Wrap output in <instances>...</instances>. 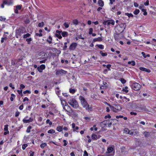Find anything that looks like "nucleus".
<instances>
[{
    "instance_id": "6e6d98bb",
    "label": "nucleus",
    "mask_w": 156,
    "mask_h": 156,
    "mask_svg": "<svg viewBox=\"0 0 156 156\" xmlns=\"http://www.w3.org/2000/svg\"><path fill=\"white\" fill-rule=\"evenodd\" d=\"M145 5H148L149 4V1L148 0H147L145 2L144 4Z\"/></svg>"
},
{
    "instance_id": "49530a36",
    "label": "nucleus",
    "mask_w": 156,
    "mask_h": 156,
    "mask_svg": "<svg viewBox=\"0 0 156 156\" xmlns=\"http://www.w3.org/2000/svg\"><path fill=\"white\" fill-rule=\"evenodd\" d=\"M44 24L43 22H42L41 23H39L38 24V26L39 27H43L44 25Z\"/></svg>"
},
{
    "instance_id": "4d7b16f0",
    "label": "nucleus",
    "mask_w": 156,
    "mask_h": 156,
    "mask_svg": "<svg viewBox=\"0 0 156 156\" xmlns=\"http://www.w3.org/2000/svg\"><path fill=\"white\" fill-rule=\"evenodd\" d=\"M20 114V112L18 111H17L16 112L15 116L16 117H18Z\"/></svg>"
},
{
    "instance_id": "680f3d73",
    "label": "nucleus",
    "mask_w": 156,
    "mask_h": 156,
    "mask_svg": "<svg viewBox=\"0 0 156 156\" xmlns=\"http://www.w3.org/2000/svg\"><path fill=\"white\" fill-rule=\"evenodd\" d=\"M111 65H110V64H108L107 66H106V67L109 70H110V68L111 67Z\"/></svg>"
},
{
    "instance_id": "72a5a7b5",
    "label": "nucleus",
    "mask_w": 156,
    "mask_h": 156,
    "mask_svg": "<svg viewBox=\"0 0 156 156\" xmlns=\"http://www.w3.org/2000/svg\"><path fill=\"white\" fill-rule=\"evenodd\" d=\"M32 128V127L31 126H29L27 128V129L26 130V132L27 133H29L30 132V130Z\"/></svg>"
},
{
    "instance_id": "69168bd1",
    "label": "nucleus",
    "mask_w": 156,
    "mask_h": 156,
    "mask_svg": "<svg viewBox=\"0 0 156 156\" xmlns=\"http://www.w3.org/2000/svg\"><path fill=\"white\" fill-rule=\"evenodd\" d=\"M130 114L131 115H136L137 114L136 113L134 112H130Z\"/></svg>"
},
{
    "instance_id": "ddd939ff",
    "label": "nucleus",
    "mask_w": 156,
    "mask_h": 156,
    "mask_svg": "<svg viewBox=\"0 0 156 156\" xmlns=\"http://www.w3.org/2000/svg\"><path fill=\"white\" fill-rule=\"evenodd\" d=\"M107 21V25L109 26L110 24L114 25L115 24V21L114 20H108Z\"/></svg>"
},
{
    "instance_id": "f257e3e1",
    "label": "nucleus",
    "mask_w": 156,
    "mask_h": 156,
    "mask_svg": "<svg viewBox=\"0 0 156 156\" xmlns=\"http://www.w3.org/2000/svg\"><path fill=\"white\" fill-rule=\"evenodd\" d=\"M79 99L80 100L81 103L83 108H85L87 110L89 111H91L92 108L90 106L85 98L82 96H80Z\"/></svg>"
},
{
    "instance_id": "5701e85b",
    "label": "nucleus",
    "mask_w": 156,
    "mask_h": 156,
    "mask_svg": "<svg viewBox=\"0 0 156 156\" xmlns=\"http://www.w3.org/2000/svg\"><path fill=\"white\" fill-rule=\"evenodd\" d=\"M129 129L127 128H125L124 129V132L126 134L129 133Z\"/></svg>"
},
{
    "instance_id": "0e129e2a",
    "label": "nucleus",
    "mask_w": 156,
    "mask_h": 156,
    "mask_svg": "<svg viewBox=\"0 0 156 156\" xmlns=\"http://www.w3.org/2000/svg\"><path fill=\"white\" fill-rule=\"evenodd\" d=\"M84 156H88V154L86 151H84V154H83Z\"/></svg>"
},
{
    "instance_id": "dca6fc26",
    "label": "nucleus",
    "mask_w": 156,
    "mask_h": 156,
    "mask_svg": "<svg viewBox=\"0 0 156 156\" xmlns=\"http://www.w3.org/2000/svg\"><path fill=\"white\" fill-rule=\"evenodd\" d=\"M98 3L99 6L103 7L104 5V2L101 0H99L98 1Z\"/></svg>"
},
{
    "instance_id": "79ce46f5",
    "label": "nucleus",
    "mask_w": 156,
    "mask_h": 156,
    "mask_svg": "<svg viewBox=\"0 0 156 156\" xmlns=\"http://www.w3.org/2000/svg\"><path fill=\"white\" fill-rule=\"evenodd\" d=\"M28 146L27 144H24L22 145V148L23 150H24L25 148Z\"/></svg>"
},
{
    "instance_id": "f704fd0d",
    "label": "nucleus",
    "mask_w": 156,
    "mask_h": 156,
    "mask_svg": "<svg viewBox=\"0 0 156 156\" xmlns=\"http://www.w3.org/2000/svg\"><path fill=\"white\" fill-rule=\"evenodd\" d=\"M32 40L31 38H27L26 39V41L27 42V44H30V42Z\"/></svg>"
},
{
    "instance_id": "39448f33",
    "label": "nucleus",
    "mask_w": 156,
    "mask_h": 156,
    "mask_svg": "<svg viewBox=\"0 0 156 156\" xmlns=\"http://www.w3.org/2000/svg\"><path fill=\"white\" fill-rule=\"evenodd\" d=\"M33 119L32 117H30L29 118L28 116L25 117L23 119V121L24 123H27L31 122Z\"/></svg>"
},
{
    "instance_id": "7ed1b4c3",
    "label": "nucleus",
    "mask_w": 156,
    "mask_h": 156,
    "mask_svg": "<svg viewBox=\"0 0 156 156\" xmlns=\"http://www.w3.org/2000/svg\"><path fill=\"white\" fill-rule=\"evenodd\" d=\"M141 85L139 83L135 82L133 83L131 86V87L134 90L137 91L141 88Z\"/></svg>"
},
{
    "instance_id": "473e14b6",
    "label": "nucleus",
    "mask_w": 156,
    "mask_h": 156,
    "mask_svg": "<svg viewBox=\"0 0 156 156\" xmlns=\"http://www.w3.org/2000/svg\"><path fill=\"white\" fill-rule=\"evenodd\" d=\"M30 35L29 33H27L23 35V38H27L29 37Z\"/></svg>"
},
{
    "instance_id": "052dcab7",
    "label": "nucleus",
    "mask_w": 156,
    "mask_h": 156,
    "mask_svg": "<svg viewBox=\"0 0 156 156\" xmlns=\"http://www.w3.org/2000/svg\"><path fill=\"white\" fill-rule=\"evenodd\" d=\"M37 36H38L39 37H41L42 36V34L41 33H36L35 34Z\"/></svg>"
},
{
    "instance_id": "338daca9",
    "label": "nucleus",
    "mask_w": 156,
    "mask_h": 156,
    "mask_svg": "<svg viewBox=\"0 0 156 156\" xmlns=\"http://www.w3.org/2000/svg\"><path fill=\"white\" fill-rule=\"evenodd\" d=\"M84 119L87 121H89L90 120V118L89 117H86L84 118Z\"/></svg>"
},
{
    "instance_id": "6ab92c4d",
    "label": "nucleus",
    "mask_w": 156,
    "mask_h": 156,
    "mask_svg": "<svg viewBox=\"0 0 156 156\" xmlns=\"http://www.w3.org/2000/svg\"><path fill=\"white\" fill-rule=\"evenodd\" d=\"M102 38L101 37H98V38H95L94 39V41H102Z\"/></svg>"
},
{
    "instance_id": "603ef678",
    "label": "nucleus",
    "mask_w": 156,
    "mask_h": 156,
    "mask_svg": "<svg viewBox=\"0 0 156 156\" xmlns=\"http://www.w3.org/2000/svg\"><path fill=\"white\" fill-rule=\"evenodd\" d=\"M25 86L23 84H21L20 85V90H22L24 88H25Z\"/></svg>"
},
{
    "instance_id": "c03bdc74",
    "label": "nucleus",
    "mask_w": 156,
    "mask_h": 156,
    "mask_svg": "<svg viewBox=\"0 0 156 156\" xmlns=\"http://www.w3.org/2000/svg\"><path fill=\"white\" fill-rule=\"evenodd\" d=\"M64 25L65 26L66 28H68L69 27V24L66 22L64 23Z\"/></svg>"
},
{
    "instance_id": "13d9d810",
    "label": "nucleus",
    "mask_w": 156,
    "mask_h": 156,
    "mask_svg": "<svg viewBox=\"0 0 156 156\" xmlns=\"http://www.w3.org/2000/svg\"><path fill=\"white\" fill-rule=\"evenodd\" d=\"M23 93L24 94H26L27 93H28L29 94H30L31 93V92L30 91L28 90H26L25 91H23Z\"/></svg>"
},
{
    "instance_id": "5fc2aeb1",
    "label": "nucleus",
    "mask_w": 156,
    "mask_h": 156,
    "mask_svg": "<svg viewBox=\"0 0 156 156\" xmlns=\"http://www.w3.org/2000/svg\"><path fill=\"white\" fill-rule=\"evenodd\" d=\"M55 90V92L56 94L58 96L60 94V90Z\"/></svg>"
},
{
    "instance_id": "c85d7f7f",
    "label": "nucleus",
    "mask_w": 156,
    "mask_h": 156,
    "mask_svg": "<svg viewBox=\"0 0 156 156\" xmlns=\"http://www.w3.org/2000/svg\"><path fill=\"white\" fill-rule=\"evenodd\" d=\"M16 96L14 94H11V97L10 98V100L11 101H13L14 100V98H15Z\"/></svg>"
},
{
    "instance_id": "f3484780",
    "label": "nucleus",
    "mask_w": 156,
    "mask_h": 156,
    "mask_svg": "<svg viewBox=\"0 0 156 156\" xmlns=\"http://www.w3.org/2000/svg\"><path fill=\"white\" fill-rule=\"evenodd\" d=\"M62 35L63 37H66L68 36V33L66 31L62 32Z\"/></svg>"
},
{
    "instance_id": "20e7f679",
    "label": "nucleus",
    "mask_w": 156,
    "mask_h": 156,
    "mask_svg": "<svg viewBox=\"0 0 156 156\" xmlns=\"http://www.w3.org/2000/svg\"><path fill=\"white\" fill-rule=\"evenodd\" d=\"M67 73V72L62 69H60L56 71V74L57 75H62L64 74H66Z\"/></svg>"
},
{
    "instance_id": "0eeeda50",
    "label": "nucleus",
    "mask_w": 156,
    "mask_h": 156,
    "mask_svg": "<svg viewBox=\"0 0 156 156\" xmlns=\"http://www.w3.org/2000/svg\"><path fill=\"white\" fill-rule=\"evenodd\" d=\"M60 100L61 101V104L62 105L63 107V109L64 110H65L66 111V112H69L68 111H67V110L66 109V108L64 106V104H65V106H66V107H67V108H69V106L67 104H66V102H65V100H62V98H60Z\"/></svg>"
},
{
    "instance_id": "cd10ccee",
    "label": "nucleus",
    "mask_w": 156,
    "mask_h": 156,
    "mask_svg": "<svg viewBox=\"0 0 156 156\" xmlns=\"http://www.w3.org/2000/svg\"><path fill=\"white\" fill-rule=\"evenodd\" d=\"M47 145L46 143H43L40 145V147L41 148H44Z\"/></svg>"
},
{
    "instance_id": "e433bc0d",
    "label": "nucleus",
    "mask_w": 156,
    "mask_h": 156,
    "mask_svg": "<svg viewBox=\"0 0 156 156\" xmlns=\"http://www.w3.org/2000/svg\"><path fill=\"white\" fill-rule=\"evenodd\" d=\"M99 48L101 49H103L104 48V46L102 44L97 45Z\"/></svg>"
},
{
    "instance_id": "8fccbe9b",
    "label": "nucleus",
    "mask_w": 156,
    "mask_h": 156,
    "mask_svg": "<svg viewBox=\"0 0 156 156\" xmlns=\"http://www.w3.org/2000/svg\"><path fill=\"white\" fill-rule=\"evenodd\" d=\"M7 39V38L6 37H2V38H1V42L2 43H3L4 42V40H6Z\"/></svg>"
},
{
    "instance_id": "9d476101",
    "label": "nucleus",
    "mask_w": 156,
    "mask_h": 156,
    "mask_svg": "<svg viewBox=\"0 0 156 156\" xmlns=\"http://www.w3.org/2000/svg\"><path fill=\"white\" fill-rule=\"evenodd\" d=\"M13 2L12 0H5L4 1V3L5 5H10L13 4Z\"/></svg>"
},
{
    "instance_id": "393cba45",
    "label": "nucleus",
    "mask_w": 156,
    "mask_h": 156,
    "mask_svg": "<svg viewBox=\"0 0 156 156\" xmlns=\"http://www.w3.org/2000/svg\"><path fill=\"white\" fill-rule=\"evenodd\" d=\"M69 92L72 94H74L75 93L76 91V90L72 89V88H70L69 89Z\"/></svg>"
},
{
    "instance_id": "1a4fd4ad",
    "label": "nucleus",
    "mask_w": 156,
    "mask_h": 156,
    "mask_svg": "<svg viewBox=\"0 0 156 156\" xmlns=\"http://www.w3.org/2000/svg\"><path fill=\"white\" fill-rule=\"evenodd\" d=\"M138 108L140 109V110L146 111L147 110L146 106L145 105H139L138 106Z\"/></svg>"
},
{
    "instance_id": "3c124183",
    "label": "nucleus",
    "mask_w": 156,
    "mask_h": 156,
    "mask_svg": "<svg viewBox=\"0 0 156 156\" xmlns=\"http://www.w3.org/2000/svg\"><path fill=\"white\" fill-rule=\"evenodd\" d=\"M121 81L122 83H124L126 82V81L124 79L121 78Z\"/></svg>"
},
{
    "instance_id": "aec40b11",
    "label": "nucleus",
    "mask_w": 156,
    "mask_h": 156,
    "mask_svg": "<svg viewBox=\"0 0 156 156\" xmlns=\"http://www.w3.org/2000/svg\"><path fill=\"white\" fill-rule=\"evenodd\" d=\"M128 63L129 64H131L132 66H134L135 65V62L134 61H129L128 62Z\"/></svg>"
},
{
    "instance_id": "9b49d317",
    "label": "nucleus",
    "mask_w": 156,
    "mask_h": 156,
    "mask_svg": "<svg viewBox=\"0 0 156 156\" xmlns=\"http://www.w3.org/2000/svg\"><path fill=\"white\" fill-rule=\"evenodd\" d=\"M76 45L77 44L75 43H72L69 47V49L70 50H74L76 48Z\"/></svg>"
},
{
    "instance_id": "f03ea898",
    "label": "nucleus",
    "mask_w": 156,
    "mask_h": 156,
    "mask_svg": "<svg viewBox=\"0 0 156 156\" xmlns=\"http://www.w3.org/2000/svg\"><path fill=\"white\" fill-rule=\"evenodd\" d=\"M68 103L73 108L75 109L78 108L80 110H82V108L80 107L77 101L74 98H71L68 101Z\"/></svg>"
},
{
    "instance_id": "4468645a",
    "label": "nucleus",
    "mask_w": 156,
    "mask_h": 156,
    "mask_svg": "<svg viewBox=\"0 0 156 156\" xmlns=\"http://www.w3.org/2000/svg\"><path fill=\"white\" fill-rule=\"evenodd\" d=\"M139 69L141 71L146 72L148 73H149L151 72V70L149 69H147L143 67H140Z\"/></svg>"
},
{
    "instance_id": "774afa93",
    "label": "nucleus",
    "mask_w": 156,
    "mask_h": 156,
    "mask_svg": "<svg viewBox=\"0 0 156 156\" xmlns=\"http://www.w3.org/2000/svg\"><path fill=\"white\" fill-rule=\"evenodd\" d=\"M30 156H33L34 152H32L31 151H30Z\"/></svg>"
},
{
    "instance_id": "a18cd8bd",
    "label": "nucleus",
    "mask_w": 156,
    "mask_h": 156,
    "mask_svg": "<svg viewBox=\"0 0 156 156\" xmlns=\"http://www.w3.org/2000/svg\"><path fill=\"white\" fill-rule=\"evenodd\" d=\"M107 105H108V106L110 107V108L112 110H114V106H111V105L109 104H108V103H107Z\"/></svg>"
},
{
    "instance_id": "e2e57ef3",
    "label": "nucleus",
    "mask_w": 156,
    "mask_h": 156,
    "mask_svg": "<svg viewBox=\"0 0 156 156\" xmlns=\"http://www.w3.org/2000/svg\"><path fill=\"white\" fill-rule=\"evenodd\" d=\"M37 69L40 73H42V72L43 70L41 69H40V67H38L37 68Z\"/></svg>"
},
{
    "instance_id": "a211bd4d",
    "label": "nucleus",
    "mask_w": 156,
    "mask_h": 156,
    "mask_svg": "<svg viewBox=\"0 0 156 156\" xmlns=\"http://www.w3.org/2000/svg\"><path fill=\"white\" fill-rule=\"evenodd\" d=\"M52 38L51 36H49L48 39L47 40V41L48 42L49 44L52 43Z\"/></svg>"
},
{
    "instance_id": "c9c22d12",
    "label": "nucleus",
    "mask_w": 156,
    "mask_h": 156,
    "mask_svg": "<svg viewBox=\"0 0 156 156\" xmlns=\"http://www.w3.org/2000/svg\"><path fill=\"white\" fill-rule=\"evenodd\" d=\"M126 15L129 17H133V15L131 13H126Z\"/></svg>"
},
{
    "instance_id": "a19ab883",
    "label": "nucleus",
    "mask_w": 156,
    "mask_h": 156,
    "mask_svg": "<svg viewBox=\"0 0 156 156\" xmlns=\"http://www.w3.org/2000/svg\"><path fill=\"white\" fill-rule=\"evenodd\" d=\"M91 137L92 139L96 140L97 138V136L95 134H92Z\"/></svg>"
},
{
    "instance_id": "4c0bfd02",
    "label": "nucleus",
    "mask_w": 156,
    "mask_h": 156,
    "mask_svg": "<svg viewBox=\"0 0 156 156\" xmlns=\"http://www.w3.org/2000/svg\"><path fill=\"white\" fill-rule=\"evenodd\" d=\"M100 53L101 54L102 56H106L107 55L106 53H103L102 51H101Z\"/></svg>"
},
{
    "instance_id": "09e8293b",
    "label": "nucleus",
    "mask_w": 156,
    "mask_h": 156,
    "mask_svg": "<svg viewBox=\"0 0 156 156\" xmlns=\"http://www.w3.org/2000/svg\"><path fill=\"white\" fill-rule=\"evenodd\" d=\"M93 31V29L92 28H90L89 30V34H92V32Z\"/></svg>"
},
{
    "instance_id": "2eb2a0df",
    "label": "nucleus",
    "mask_w": 156,
    "mask_h": 156,
    "mask_svg": "<svg viewBox=\"0 0 156 156\" xmlns=\"http://www.w3.org/2000/svg\"><path fill=\"white\" fill-rule=\"evenodd\" d=\"M16 33L17 35L21 36L23 33L20 30H16Z\"/></svg>"
},
{
    "instance_id": "de8ad7c7",
    "label": "nucleus",
    "mask_w": 156,
    "mask_h": 156,
    "mask_svg": "<svg viewBox=\"0 0 156 156\" xmlns=\"http://www.w3.org/2000/svg\"><path fill=\"white\" fill-rule=\"evenodd\" d=\"M133 131H134L133 130H129V133H128V134H130V135H133V134H134Z\"/></svg>"
},
{
    "instance_id": "864d4df0",
    "label": "nucleus",
    "mask_w": 156,
    "mask_h": 156,
    "mask_svg": "<svg viewBox=\"0 0 156 156\" xmlns=\"http://www.w3.org/2000/svg\"><path fill=\"white\" fill-rule=\"evenodd\" d=\"M21 5H17L16 7V9L18 10H20L21 8Z\"/></svg>"
},
{
    "instance_id": "423d86ee",
    "label": "nucleus",
    "mask_w": 156,
    "mask_h": 156,
    "mask_svg": "<svg viewBox=\"0 0 156 156\" xmlns=\"http://www.w3.org/2000/svg\"><path fill=\"white\" fill-rule=\"evenodd\" d=\"M114 150V149L113 147H109L108 148L107 151L106 152V154H107L108 153H110L112 152ZM115 151H114L113 152V154H105V155L106 156H113L114 155Z\"/></svg>"
},
{
    "instance_id": "4be33fe9",
    "label": "nucleus",
    "mask_w": 156,
    "mask_h": 156,
    "mask_svg": "<svg viewBox=\"0 0 156 156\" xmlns=\"http://www.w3.org/2000/svg\"><path fill=\"white\" fill-rule=\"evenodd\" d=\"M143 134H144V136L146 137H148L149 136L150 134L149 132H144L143 133Z\"/></svg>"
},
{
    "instance_id": "412c9836",
    "label": "nucleus",
    "mask_w": 156,
    "mask_h": 156,
    "mask_svg": "<svg viewBox=\"0 0 156 156\" xmlns=\"http://www.w3.org/2000/svg\"><path fill=\"white\" fill-rule=\"evenodd\" d=\"M128 87H125L124 88H123L122 89V91L124 92H125L126 93H127L129 91L128 90Z\"/></svg>"
},
{
    "instance_id": "bf43d9fd",
    "label": "nucleus",
    "mask_w": 156,
    "mask_h": 156,
    "mask_svg": "<svg viewBox=\"0 0 156 156\" xmlns=\"http://www.w3.org/2000/svg\"><path fill=\"white\" fill-rule=\"evenodd\" d=\"M6 18L3 17L2 16L0 17V20L1 21H4L5 20Z\"/></svg>"
},
{
    "instance_id": "a878e982",
    "label": "nucleus",
    "mask_w": 156,
    "mask_h": 156,
    "mask_svg": "<svg viewBox=\"0 0 156 156\" xmlns=\"http://www.w3.org/2000/svg\"><path fill=\"white\" fill-rule=\"evenodd\" d=\"M55 131L53 129H51L48 131V133L53 134L55 133Z\"/></svg>"
},
{
    "instance_id": "7c9ffc66",
    "label": "nucleus",
    "mask_w": 156,
    "mask_h": 156,
    "mask_svg": "<svg viewBox=\"0 0 156 156\" xmlns=\"http://www.w3.org/2000/svg\"><path fill=\"white\" fill-rule=\"evenodd\" d=\"M140 12V10L138 9H136L133 12V13L135 15L138 14Z\"/></svg>"
},
{
    "instance_id": "bb28decb",
    "label": "nucleus",
    "mask_w": 156,
    "mask_h": 156,
    "mask_svg": "<svg viewBox=\"0 0 156 156\" xmlns=\"http://www.w3.org/2000/svg\"><path fill=\"white\" fill-rule=\"evenodd\" d=\"M63 95L65 96V97H67V99H68V100H69V99L70 98V97L69 95H67V94L66 93H62Z\"/></svg>"
},
{
    "instance_id": "37998d69",
    "label": "nucleus",
    "mask_w": 156,
    "mask_h": 156,
    "mask_svg": "<svg viewBox=\"0 0 156 156\" xmlns=\"http://www.w3.org/2000/svg\"><path fill=\"white\" fill-rule=\"evenodd\" d=\"M39 67H40V69H41L43 70L45 69V66L44 65H41Z\"/></svg>"
},
{
    "instance_id": "2f4dec72",
    "label": "nucleus",
    "mask_w": 156,
    "mask_h": 156,
    "mask_svg": "<svg viewBox=\"0 0 156 156\" xmlns=\"http://www.w3.org/2000/svg\"><path fill=\"white\" fill-rule=\"evenodd\" d=\"M73 23L74 24L77 25L78 24L79 22L77 20H73Z\"/></svg>"
},
{
    "instance_id": "b1692460",
    "label": "nucleus",
    "mask_w": 156,
    "mask_h": 156,
    "mask_svg": "<svg viewBox=\"0 0 156 156\" xmlns=\"http://www.w3.org/2000/svg\"><path fill=\"white\" fill-rule=\"evenodd\" d=\"M56 129L59 132H62V126H59L57 127Z\"/></svg>"
},
{
    "instance_id": "f8f14e48",
    "label": "nucleus",
    "mask_w": 156,
    "mask_h": 156,
    "mask_svg": "<svg viewBox=\"0 0 156 156\" xmlns=\"http://www.w3.org/2000/svg\"><path fill=\"white\" fill-rule=\"evenodd\" d=\"M113 105L114 106L115 109H117V110L119 111L121 109V108L119 104H114Z\"/></svg>"
},
{
    "instance_id": "c756f323",
    "label": "nucleus",
    "mask_w": 156,
    "mask_h": 156,
    "mask_svg": "<svg viewBox=\"0 0 156 156\" xmlns=\"http://www.w3.org/2000/svg\"><path fill=\"white\" fill-rule=\"evenodd\" d=\"M120 26V27H123L124 28V29L122 30V32L124 30L125 28L126 25L125 23H123L121 24Z\"/></svg>"
},
{
    "instance_id": "6e6552de",
    "label": "nucleus",
    "mask_w": 156,
    "mask_h": 156,
    "mask_svg": "<svg viewBox=\"0 0 156 156\" xmlns=\"http://www.w3.org/2000/svg\"><path fill=\"white\" fill-rule=\"evenodd\" d=\"M107 123H108V121H104L100 123V126L103 128L106 127H107Z\"/></svg>"
},
{
    "instance_id": "ea45409f",
    "label": "nucleus",
    "mask_w": 156,
    "mask_h": 156,
    "mask_svg": "<svg viewBox=\"0 0 156 156\" xmlns=\"http://www.w3.org/2000/svg\"><path fill=\"white\" fill-rule=\"evenodd\" d=\"M8 125H5L4 126V130L5 131H7L8 130Z\"/></svg>"
},
{
    "instance_id": "58836bf2",
    "label": "nucleus",
    "mask_w": 156,
    "mask_h": 156,
    "mask_svg": "<svg viewBox=\"0 0 156 156\" xmlns=\"http://www.w3.org/2000/svg\"><path fill=\"white\" fill-rule=\"evenodd\" d=\"M46 123H48L49 125L50 126H51L52 124V122L50 121V120L49 119H48L46 120Z\"/></svg>"
}]
</instances>
